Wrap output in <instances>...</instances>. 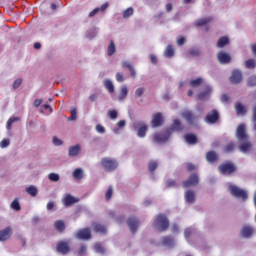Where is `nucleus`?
<instances>
[{
    "label": "nucleus",
    "mask_w": 256,
    "mask_h": 256,
    "mask_svg": "<svg viewBox=\"0 0 256 256\" xmlns=\"http://www.w3.org/2000/svg\"><path fill=\"white\" fill-rule=\"evenodd\" d=\"M48 179H49L50 181H53L54 183H57V181H59V179H60V176H59V174H57V173H50V174L48 175Z\"/></svg>",
    "instance_id": "49"
},
{
    "label": "nucleus",
    "mask_w": 256,
    "mask_h": 256,
    "mask_svg": "<svg viewBox=\"0 0 256 256\" xmlns=\"http://www.w3.org/2000/svg\"><path fill=\"white\" fill-rule=\"evenodd\" d=\"M95 233H100V235H105L107 233V227L100 223L94 224Z\"/></svg>",
    "instance_id": "27"
},
{
    "label": "nucleus",
    "mask_w": 256,
    "mask_h": 256,
    "mask_svg": "<svg viewBox=\"0 0 256 256\" xmlns=\"http://www.w3.org/2000/svg\"><path fill=\"white\" fill-rule=\"evenodd\" d=\"M205 121L208 125H215L219 121V112L216 109H213L205 116Z\"/></svg>",
    "instance_id": "10"
},
{
    "label": "nucleus",
    "mask_w": 256,
    "mask_h": 256,
    "mask_svg": "<svg viewBox=\"0 0 256 256\" xmlns=\"http://www.w3.org/2000/svg\"><path fill=\"white\" fill-rule=\"evenodd\" d=\"M11 235H13V228L10 226L0 230V241H7L11 239Z\"/></svg>",
    "instance_id": "16"
},
{
    "label": "nucleus",
    "mask_w": 256,
    "mask_h": 256,
    "mask_svg": "<svg viewBox=\"0 0 256 256\" xmlns=\"http://www.w3.org/2000/svg\"><path fill=\"white\" fill-rule=\"evenodd\" d=\"M23 83V79L19 78V79H16L13 83V89H19V87H21Z\"/></svg>",
    "instance_id": "52"
},
{
    "label": "nucleus",
    "mask_w": 256,
    "mask_h": 256,
    "mask_svg": "<svg viewBox=\"0 0 256 256\" xmlns=\"http://www.w3.org/2000/svg\"><path fill=\"white\" fill-rule=\"evenodd\" d=\"M221 101H222V103H229V95L223 94L221 96Z\"/></svg>",
    "instance_id": "61"
},
{
    "label": "nucleus",
    "mask_w": 256,
    "mask_h": 256,
    "mask_svg": "<svg viewBox=\"0 0 256 256\" xmlns=\"http://www.w3.org/2000/svg\"><path fill=\"white\" fill-rule=\"evenodd\" d=\"M182 117L188 123V125H197V115L193 111L185 110L182 112Z\"/></svg>",
    "instance_id": "8"
},
{
    "label": "nucleus",
    "mask_w": 256,
    "mask_h": 256,
    "mask_svg": "<svg viewBox=\"0 0 256 256\" xmlns=\"http://www.w3.org/2000/svg\"><path fill=\"white\" fill-rule=\"evenodd\" d=\"M230 83H232L233 85H239V83H241V81H243V72H241L240 70H233L232 71V75L229 78Z\"/></svg>",
    "instance_id": "12"
},
{
    "label": "nucleus",
    "mask_w": 256,
    "mask_h": 256,
    "mask_svg": "<svg viewBox=\"0 0 256 256\" xmlns=\"http://www.w3.org/2000/svg\"><path fill=\"white\" fill-rule=\"evenodd\" d=\"M241 235L242 237H251V235H253V228L249 226L243 227L241 230Z\"/></svg>",
    "instance_id": "33"
},
{
    "label": "nucleus",
    "mask_w": 256,
    "mask_h": 256,
    "mask_svg": "<svg viewBox=\"0 0 256 256\" xmlns=\"http://www.w3.org/2000/svg\"><path fill=\"white\" fill-rule=\"evenodd\" d=\"M193 235V230L191 228H186L184 231L185 239H189Z\"/></svg>",
    "instance_id": "54"
},
{
    "label": "nucleus",
    "mask_w": 256,
    "mask_h": 256,
    "mask_svg": "<svg viewBox=\"0 0 256 256\" xmlns=\"http://www.w3.org/2000/svg\"><path fill=\"white\" fill-rule=\"evenodd\" d=\"M96 131L97 133H105V127H103L101 124H98L96 125Z\"/></svg>",
    "instance_id": "60"
},
{
    "label": "nucleus",
    "mask_w": 256,
    "mask_h": 256,
    "mask_svg": "<svg viewBox=\"0 0 256 256\" xmlns=\"http://www.w3.org/2000/svg\"><path fill=\"white\" fill-rule=\"evenodd\" d=\"M209 95H211V86L206 85L205 90L198 94V99H200V101H203V99H209Z\"/></svg>",
    "instance_id": "20"
},
{
    "label": "nucleus",
    "mask_w": 256,
    "mask_h": 256,
    "mask_svg": "<svg viewBox=\"0 0 256 256\" xmlns=\"http://www.w3.org/2000/svg\"><path fill=\"white\" fill-rule=\"evenodd\" d=\"M229 191L233 197H236L237 199H242L243 201H247V192L235 185L229 186Z\"/></svg>",
    "instance_id": "6"
},
{
    "label": "nucleus",
    "mask_w": 256,
    "mask_h": 256,
    "mask_svg": "<svg viewBox=\"0 0 256 256\" xmlns=\"http://www.w3.org/2000/svg\"><path fill=\"white\" fill-rule=\"evenodd\" d=\"M81 152V146L79 144L72 146L68 150L69 157H77Z\"/></svg>",
    "instance_id": "22"
},
{
    "label": "nucleus",
    "mask_w": 256,
    "mask_h": 256,
    "mask_svg": "<svg viewBox=\"0 0 256 256\" xmlns=\"http://www.w3.org/2000/svg\"><path fill=\"white\" fill-rule=\"evenodd\" d=\"M11 209L14 211H21V204H19V200L14 199L10 205Z\"/></svg>",
    "instance_id": "42"
},
{
    "label": "nucleus",
    "mask_w": 256,
    "mask_h": 256,
    "mask_svg": "<svg viewBox=\"0 0 256 256\" xmlns=\"http://www.w3.org/2000/svg\"><path fill=\"white\" fill-rule=\"evenodd\" d=\"M103 85L105 89H107V91H109L110 93H115V85H113V82L111 80L105 79L103 81Z\"/></svg>",
    "instance_id": "29"
},
{
    "label": "nucleus",
    "mask_w": 256,
    "mask_h": 256,
    "mask_svg": "<svg viewBox=\"0 0 256 256\" xmlns=\"http://www.w3.org/2000/svg\"><path fill=\"white\" fill-rule=\"evenodd\" d=\"M54 228L56 229V231H58V233H64L66 226H65V221L63 220H56L54 222Z\"/></svg>",
    "instance_id": "23"
},
{
    "label": "nucleus",
    "mask_w": 256,
    "mask_h": 256,
    "mask_svg": "<svg viewBox=\"0 0 256 256\" xmlns=\"http://www.w3.org/2000/svg\"><path fill=\"white\" fill-rule=\"evenodd\" d=\"M56 251L61 253L62 255H67L69 251H71V247L69 246V242L67 241H60L57 243Z\"/></svg>",
    "instance_id": "13"
},
{
    "label": "nucleus",
    "mask_w": 256,
    "mask_h": 256,
    "mask_svg": "<svg viewBox=\"0 0 256 256\" xmlns=\"http://www.w3.org/2000/svg\"><path fill=\"white\" fill-rule=\"evenodd\" d=\"M189 54L191 55V57H199V55H201L199 49H191L189 51Z\"/></svg>",
    "instance_id": "57"
},
{
    "label": "nucleus",
    "mask_w": 256,
    "mask_h": 256,
    "mask_svg": "<svg viewBox=\"0 0 256 256\" xmlns=\"http://www.w3.org/2000/svg\"><path fill=\"white\" fill-rule=\"evenodd\" d=\"M186 203H195V192L193 190H188L185 192Z\"/></svg>",
    "instance_id": "28"
},
{
    "label": "nucleus",
    "mask_w": 256,
    "mask_h": 256,
    "mask_svg": "<svg viewBox=\"0 0 256 256\" xmlns=\"http://www.w3.org/2000/svg\"><path fill=\"white\" fill-rule=\"evenodd\" d=\"M53 144L56 145V147H59V146L63 145V141L61 139L57 138V136H54Z\"/></svg>",
    "instance_id": "56"
},
{
    "label": "nucleus",
    "mask_w": 256,
    "mask_h": 256,
    "mask_svg": "<svg viewBox=\"0 0 256 256\" xmlns=\"http://www.w3.org/2000/svg\"><path fill=\"white\" fill-rule=\"evenodd\" d=\"M171 137V129H166L164 132H157L153 136L154 143H165Z\"/></svg>",
    "instance_id": "5"
},
{
    "label": "nucleus",
    "mask_w": 256,
    "mask_h": 256,
    "mask_svg": "<svg viewBox=\"0 0 256 256\" xmlns=\"http://www.w3.org/2000/svg\"><path fill=\"white\" fill-rule=\"evenodd\" d=\"M234 107L237 115L247 114V108L245 107V105H242L241 102H236Z\"/></svg>",
    "instance_id": "19"
},
{
    "label": "nucleus",
    "mask_w": 256,
    "mask_h": 256,
    "mask_svg": "<svg viewBox=\"0 0 256 256\" xmlns=\"http://www.w3.org/2000/svg\"><path fill=\"white\" fill-rule=\"evenodd\" d=\"M162 245H164V247H173L175 240L171 236H164L162 238Z\"/></svg>",
    "instance_id": "26"
},
{
    "label": "nucleus",
    "mask_w": 256,
    "mask_h": 256,
    "mask_svg": "<svg viewBox=\"0 0 256 256\" xmlns=\"http://www.w3.org/2000/svg\"><path fill=\"white\" fill-rule=\"evenodd\" d=\"M167 129H171V135L173 134V131H181L183 129L181 127V121H179V119H175L171 127Z\"/></svg>",
    "instance_id": "31"
},
{
    "label": "nucleus",
    "mask_w": 256,
    "mask_h": 256,
    "mask_svg": "<svg viewBox=\"0 0 256 256\" xmlns=\"http://www.w3.org/2000/svg\"><path fill=\"white\" fill-rule=\"evenodd\" d=\"M219 156L215 151H209L206 153V160L208 163H215V161H218Z\"/></svg>",
    "instance_id": "24"
},
{
    "label": "nucleus",
    "mask_w": 256,
    "mask_h": 256,
    "mask_svg": "<svg viewBox=\"0 0 256 256\" xmlns=\"http://www.w3.org/2000/svg\"><path fill=\"white\" fill-rule=\"evenodd\" d=\"M70 121H77V110L73 108L71 111Z\"/></svg>",
    "instance_id": "53"
},
{
    "label": "nucleus",
    "mask_w": 256,
    "mask_h": 256,
    "mask_svg": "<svg viewBox=\"0 0 256 256\" xmlns=\"http://www.w3.org/2000/svg\"><path fill=\"white\" fill-rule=\"evenodd\" d=\"M100 165L105 171H115L119 164L113 158L104 157L101 159Z\"/></svg>",
    "instance_id": "3"
},
{
    "label": "nucleus",
    "mask_w": 256,
    "mask_h": 256,
    "mask_svg": "<svg viewBox=\"0 0 256 256\" xmlns=\"http://www.w3.org/2000/svg\"><path fill=\"white\" fill-rule=\"evenodd\" d=\"M195 185H199V175L191 174L186 181L182 182V187L187 189L188 187H195Z\"/></svg>",
    "instance_id": "7"
},
{
    "label": "nucleus",
    "mask_w": 256,
    "mask_h": 256,
    "mask_svg": "<svg viewBox=\"0 0 256 256\" xmlns=\"http://www.w3.org/2000/svg\"><path fill=\"white\" fill-rule=\"evenodd\" d=\"M108 115L110 119H117V115H118L117 110H109Z\"/></svg>",
    "instance_id": "58"
},
{
    "label": "nucleus",
    "mask_w": 256,
    "mask_h": 256,
    "mask_svg": "<svg viewBox=\"0 0 256 256\" xmlns=\"http://www.w3.org/2000/svg\"><path fill=\"white\" fill-rule=\"evenodd\" d=\"M108 57L113 56L115 53V42L113 40L110 41V44L107 48Z\"/></svg>",
    "instance_id": "40"
},
{
    "label": "nucleus",
    "mask_w": 256,
    "mask_h": 256,
    "mask_svg": "<svg viewBox=\"0 0 256 256\" xmlns=\"http://www.w3.org/2000/svg\"><path fill=\"white\" fill-rule=\"evenodd\" d=\"M127 95H129V89H127V86H122L118 95V101H123Z\"/></svg>",
    "instance_id": "32"
},
{
    "label": "nucleus",
    "mask_w": 256,
    "mask_h": 256,
    "mask_svg": "<svg viewBox=\"0 0 256 256\" xmlns=\"http://www.w3.org/2000/svg\"><path fill=\"white\" fill-rule=\"evenodd\" d=\"M116 81H118V83H123V81H125V78H123V74H121L120 72H117Z\"/></svg>",
    "instance_id": "59"
},
{
    "label": "nucleus",
    "mask_w": 256,
    "mask_h": 256,
    "mask_svg": "<svg viewBox=\"0 0 256 256\" xmlns=\"http://www.w3.org/2000/svg\"><path fill=\"white\" fill-rule=\"evenodd\" d=\"M164 55H165V57H168V59H170V57H173L175 55V49H173L172 45H168L166 47Z\"/></svg>",
    "instance_id": "36"
},
{
    "label": "nucleus",
    "mask_w": 256,
    "mask_h": 256,
    "mask_svg": "<svg viewBox=\"0 0 256 256\" xmlns=\"http://www.w3.org/2000/svg\"><path fill=\"white\" fill-rule=\"evenodd\" d=\"M148 169L150 172L155 171V169H157V162L156 161L149 162Z\"/></svg>",
    "instance_id": "51"
},
{
    "label": "nucleus",
    "mask_w": 256,
    "mask_h": 256,
    "mask_svg": "<svg viewBox=\"0 0 256 256\" xmlns=\"http://www.w3.org/2000/svg\"><path fill=\"white\" fill-rule=\"evenodd\" d=\"M74 179H82L83 178V170L81 168H77L73 172Z\"/></svg>",
    "instance_id": "43"
},
{
    "label": "nucleus",
    "mask_w": 256,
    "mask_h": 256,
    "mask_svg": "<svg viewBox=\"0 0 256 256\" xmlns=\"http://www.w3.org/2000/svg\"><path fill=\"white\" fill-rule=\"evenodd\" d=\"M236 138L240 145L238 146L239 151L241 153H247V151H251L253 144L249 141V134H247V128L245 124H239L236 129Z\"/></svg>",
    "instance_id": "1"
},
{
    "label": "nucleus",
    "mask_w": 256,
    "mask_h": 256,
    "mask_svg": "<svg viewBox=\"0 0 256 256\" xmlns=\"http://www.w3.org/2000/svg\"><path fill=\"white\" fill-rule=\"evenodd\" d=\"M184 139L188 145H196L198 141L197 135L191 133L185 134Z\"/></svg>",
    "instance_id": "21"
},
{
    "label": "nucleus",
    "mask_w": 256,
    "mask_h": 256,
    "mask_svg": "<svg viewBox=\"0 0 256 256\" xmlns=\"http://www.w3.org/2000/svg\"><path fill=\"white\" fill-rule=\"evenodd\" d=\"M165 123V119L163 118V114L161 112H157L153 114L152 120H151V126L153 128L155 127H161Z\"/></svg>",
    "instance_id": "11"
},
{
    "label": "nucleus",
    "mask_w": 256,
    "mask_h": 256,
    "mask_svg": "<svg viewBox=\"0 0 256 256\" xmlns=\"http://www.w3.org/2000/svg\"><path fill=\"white\" fill-rule=\"evenodd\" d=\"M217 59L219 61V63H221L222 65H227L229 63H231V55H229V53H226L224 51H219L217 53Z\"/></svg>",
    "instance_id": "15"
},
{
    "label": "nucleus",
    "mask_w": 256,
    "mask_h": 256,
    "mask_svg": "<svg viewBox=\"0 0 256 256\" xmlns=\"http://www.w3.org/2000/svg\"><path fill=\"white\" fill-rule=\"evenodd\" d=\"M154 227L159 231H167L169 229V218L166 214H158L153 222Z\"/></svg>",
    "instance_id": "2"
},
{
    "label": "nucleus",
    "mask_w": 256,
    "mask_h": 256,
    "mask_svg": "<svg viewBox=\"0 0 256 256\" xmlns=\"http://www.w3.org/2000/svg\"><path fill=\"white\" fill-rule=\"evenodd\" d=\"M200 85H203V78L201 77H198L190 81V86H192L193 88L200 87Z\"/></svg>",
    "instance_id": "38"
},
{
    "label": "nucleus",
    "mask_w": 256,
    "mask_h": 256,
    "mask_svg": "<svg viewBox=\"0 0 256 256\" xmlns=\"http://www.w3.org/2000/svg\"><path fill=\"white\" fill-rule=\"evenodd\" d=\"M224 153H233L235 151V143L229 142L223 149Z\"/></svg>",
    "instance_id": "37"
},
{
    "label": "nucleus",
    "mask_w": 256,
    "mask_h": 256,
    "mask_svg": "<svg viewBox=\"0 0 256 256\" xmlns=\"http://www.w3.org/2000/svg\"><path fill=\"white\" fill-rule=\"evenodd\" d=\"M87 252V246L85 244H82L78 250V255H85Z\"/></svg>",
    "instance_id": "55"
},
{
    "label": "nucleus",
    "mask_w": 256,
    "mask_h": 256,
    "mask_svg": "<svg viewBox=\"0 0 256 256\" xmlns=\"http://www.w3.org/2000/svg\"><path fill=\"white\" fill-rule=\"evenodd\" d=\"M134 13V10L130 7L123 12V19H129Z\"/></svg>",
    "instance_id": "46"
},
{
    "label": "nucleus",
    "mask_w": 256,
    "mask_h": 256,
    "mask_svg": "<svg viewBox=\"0 0 256 256\" xmlns=\"http://www.w3.org/2000/svg\"><path fill=\"white\" fill-rule=\"evenodd\" d=\"M134 127L138 129V137L143 138L147 135V124H145L144 122L138 121L134 123Z\"/></svg>",
    "instance_id": "14"
},
{
    "label": "nucleus",
    "mask_w": 256,
    "mask_h": 256,
    "mask_svg": "<svg viewBox=\"0 0 256 256\" xmlns=\"http://www.w3.org/2000/svg\"><path fill=\"white\" fill-rule=\"evenodd\" d=\"M26 193L30 195L31 197H37V193H39V190H37V187L31 185L26 188Z\"/></svg>",
    "instance_id": "35"
},
{
    "label": "nucleus",
    "mask_w": 256,
    "mask_h": 256,
    "mask_svg": "<svg viewBox=\"0 0 256 256\" xmlns=\"http://www.w3.org/2000/svg\"><path fill=\"white\" fill-rule=\"evenodd\" d=\"M144 93H145V87H140L135 90L134 96L136 99H139V97H143Z\"/></svg>",
    "instance_id": "44"
},
{
    "label": "nucleus",
    "mask_w": 256,
    "mask_h": 256,
    "mask_svg": "<svg viewBox=\"0 0 256 256\" xmlns=\"http://www.w3.org/2000/svg\"><path fill=\"white\" fill-rule=\"evenodd\" d=\"M245 67L246 69H255L256 62L254 59H248L245 61Z\"/></svg>",
    "instance_id": "41"
},
{
    "label": "nucleus",
    "mask_w": 256,
    "mask_h": 256,
    "mask_svg": "<svg viewBox=\"0 0 256 256\" xmlns=\"http://www.w3.org/2000/svg\"><path fill=\"white\" fill-rule=\"evenodd\" d=\"M150 61L153 65H157V56L151 54L150 55Z\"/></svg>",
    "instance_id": "63"
},
{
    "label": "nucleus",
    "mask_w": 256,
    "mask_h": 256,
    "mask_svg": "<svg viewBox=\"0 0 256 256\" xmlns=\"http://www.w3.org/2000/svg\"><path fill=\"white\" fill-rule=\"evenodd\" d=\"M176 183L175 180H169L166 183V187H175Z\"/></svg>",
    "instance_id": "64"
},
{
    "label": "nucleus",
    "mask_w": 256,
    "mask_h": 256,
    "mask_svg": "<svg viewBox=\"0 0 256 256\" xmlns=\"http://www.w3.org/2000/svg\"><path fill=\"white\" fill-rule=\"evenodd\" d=\"M99 8H95L94 10H92L90 13H89V15H88V17H95V15H97V13H99Z\"/></svg>",
    "instance_id": "62"
},
{
    "label": "nucleus",
    "mask_w": 256,
    "mask_h": 256,
    "mask_svg": "<svg viewBox=\"0 0 256 256\" xmlns=\"http://www.w3.org/2000/svg\"><path fill=\"white\" fill-rule=\"evenodd\" d=\"M213 21V17H207L199 19L195 22L196 27H203L204 25H207Z\"/></svg>",
    "instance_id": "30"
},
{
    "label": "nucleus",
    "mask_w": 256,
    "mask_h": 256,
    "mask_svg": "<svg viewBox=\"0 0 256 256\" xmlns=\"http://www.w3.org/2000/svg\"><path fill=\"white\" fill-rule=\"evenodd\" d=\"M127 225L133 235L137 233V230L139 229L140 222L135 216H130L127 219Z\"/></svg>",
    "instance_id": "9"
},
{
    "label": "nucleus",
    "mask_w": 256,
    "mask_h": 256,
    "mask_svg": "<svg viewBox=\"0 0 256 256\" xmlns=\"http://www.w3.org/2000/svg\"><path fill=\"white\" fill-rule=\"evenodd\" d=\"M79 200L73 197L71 194H68L63 199L64 207H71V205H75Z\"/></svg>",
    "instance_id": "18"
},
{
    "label": "nucleus",
    "mask_w": 256,
    "mask_h": 256,
    "mask_svg": "<svg viewBox=\"0 0 256 256\" xmlns=\"http://www.w3.org/2000/svg\"><path fill=\"white\" fill-rule=\"evenodd\" d=\"M111 197H113V187L109 186V188L107 189V191L105 193V200L110 201Z\"/></svg>",
    "instance_id": "47"
},
{
    "label": "nucleus",
    "mask_w": 256,
    "mask_h": 256,
    "mask_svg": "<svg viewBox=\"0 0 256 256\" xmlns=\"http://www.w3.org/2000/svg\"><path fill=\"white\" fill-rule=\"evenodd\" d=\"M76 237L78 239H91V230L89 228H83L77 232Z\"/></svg>",
    "instance_id": "17"
},
{
    "label": "nucleus",
    "mask_w": 256,
    "mask_h": 256,
    "mask_svg": "<svg viewBox=\"0 0 256 256\" xmlns=\"http://www.w3.org/2000/svg\"><path fill=\"white\" fill-rule=\"evenodd\" d=\"M252 123H253V129L256 131V105L252 107Z\"/></svg>",
    "instance_id": "48"
},
{
    "label": "nucleus",
    "mask_w": 256,
    "mask_h": 256,
    "mask_svg": "<svg viewBox=\"0 0 256 256\" xmlns=\"http://www.w3.org/2000/svg\"><path fill=\"white\" fill-rule=\"evenodd\" d=\"M94 249L96 253H99L100 255H105V247H103L102 243H96Z\"/></svg>",
    "instance_id": "39"
},
{
    "label": "nucleus",
    "mask_w": 256,
    "mask_h": 256,
    "mask_svg": "<svg viewBox=\"0 0 256 256\" xmlns=\"http://www.w3.org/2000/svg\"><path fill=\"white\" fill-rule=\"evenodd\" d=\"M247 86L248 87H256V76H250L247 79Z\"/></svg>",
    "instance_id": "45"
},
{
    "label": "nucleus",
    "mask_w": 256,
    "mask_h": 256,
    "mask_svg": "<svg viewBox=\"0 0 256 256\" xmlns=\"http://www.w3.org/2000/svg\"><path fill=\"white\" fill-rule=\"evenodd\" d=\"M229 43H230L229 37L222 36L217 41V47L218 49H223V47H226V45H229Z\"/></svg>",
    "instance_id": "25"
},
{
    "label": "nucleus",
    "mask_w": 256,
    "mask_h": 256,
    "mask_svg": "<svg viewBox=\"0 0 256 256\" xmlns=\"http://www.w3.org/2000/svg\"><path fill=\"white\" fill-rule=\"evenodd\" d=\"M218 171L222 175H233V173H235V171H237V166H235V164H233L231 162L222 163L218 167Z\"/></svg>",
    "instance_id": "4"
},
{
    "label": "nucleus",
    "mask_w": 256,
    "mask_h": 256,
    "mask_svg": "<svg viewBox=\"0 0 256 256\" xmlns=\"http://www.w3.org/2000/svg\"><path fill=\"white\" fill-rule=\"evenodd\" d=\"M9 145H11V142L9 141V139L5 138L0 142V147L1 149H5L7 147H9Z\"/></svg>",
    "instance_id": "50"
},
{
    "label": "nucleus",
    "mask_w": 256,
    "mask_h": 256,
    "mask_svg": "<svg viewBox=\"0 0 256 256\" xmlns=\"http://www.w3.org/2000/svg\"><path fill=\"white\" fill-rule=\"evenodd\" d=\"M17 121H21V118H19V117H11V118H9L8 121H7V124H6V129L8 131H11V129L13 127V124L15 122H17Z\"/></svg>",
    "instance_id": "34"
}]
</instances>
